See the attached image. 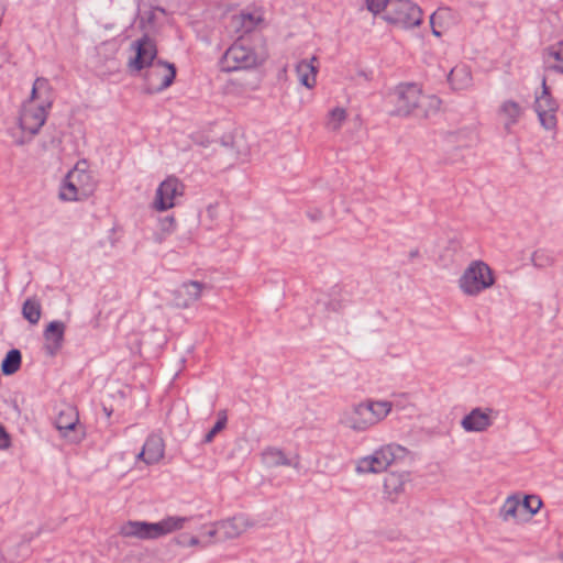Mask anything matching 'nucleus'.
I'll return each instance as SVG.
<instances>
[{
    "instance_id": "nucleus-30",
    "label": "nucleus",
    "mask_w": 563,
    "mask_h": 563,
    "mask_svg": "<svg viewBox=\"0 0 563 563\" xmlns=\"http://www.w3.org/2000/svg\"><path fill=\"white\" fill-rule=\"evenodd\" d=\"M262 462L268 467H277V466H290L291 462L286 456L283 450L278 448H267L262 454Z\"/></svg>"
},
{
    "instance_id": "nucleus-13",
    "label": "nucleus",
    "mask_w": 563,
    "mask_h": 563,
    "mask_svg": "<svg viewBox=\"0 0 563 563\" xmlns=\"http://www.w3.org/2000/svg\"><path fill=\"white\" fill-rule=\"evenodd\" d=\"M132 55L128 59V67L131 71H141L153 65L156 60L157 48L155 43L144 36L131 44Z\"/></svg>"
},
{
    "instance_id": "nucleus-17",
    "label": "nucleus",
    "mask_w": 563,
    "mask_h": 563,
    "mask_svg": "<svg viewBox=\"0 0 563 563\" xmlns=\"http://www.w3.org/2000/svg\"><path fill=\"white\" fill-rule=\"evenodd\" d=\"M23 102L32 107H41L42 110L49 112L54 103V90L49 80L37 77L33 82L29 98Z\"/></svg>"
},
{
    "instance_id": "nucleus-19",
    "label": "nucleus",
    "mask_w": 563,
    "mask_h": 563,
    "mask_svg": "<svg viewBox=\"0 0 563 563\" xmlns=\"http://www.w3.org/2000/svg\"><path fill=\"white\" fill-rule=\"evenodd\" d=\"M431 32L435 37H441L459 23V15L448 7L438 8L429 18Z\"/></svg>"
},
{
    "instance_id": "nucleus-16",
    "label": "nucleus",
    "mask_w": 563,
    "mask_h": 563,
    "mask_svg": "<svg viewBox=\"0 0 563 563\" xmlns=\"http://www.w3.org/2000/svg\"><path fill=\"white\" fill-rule=\"evenodd\" d=\"M497 415L490 407H476L462 418L461 427L465 432H485L494 424Z\"/></svg>"
},
{
    "instance_id": "nucleus-2",
    "label": "nucleus",
    "mask_w": 563,
    "mask_h": 563,
    "mask_svg": "<svg viewBox=\"0 0 563 563\" xmlns=\"http://www.w3.org/2000/svg\"><path fill=\"white\" fill-rule=\"evenodd\" d=\"M365 4L374 15L400 30H412L423 22V11L412 0H365Z\"/></svg>"
},
{
    "instance_id": "nucleus-37",
    "label": "nucleus",
    "mask_w": 563,
    "mask_h": 563,
    "mask_svg": "<svg viewBox=\"0 0 563 563\" xmlns=\"http://www.w3.org/2000/svg\"><path fill=\"white\" fill-rule=\"evenodd\" d=\"M200 540L197 537H190L187 543H184V545L188 547H198L200 545Z\"/></svg>"
},
{
    "instance_id": "nucleus-10",
    "label": "nucleus",
    "mask_w": 563,
    "mask_h": 563,
    "mask_svg": "<svg viewBox=\"0 0 563 563\" xmlns=\"http://www.w3.org/2000/svg\"><path fill=\"white\" fill-rule=\"evenodd\" d=\"M185 194V185L175 176L166 177L155 190L152 208L157 212H164L176 207L178 200Z\"/></svg>"
},
{
    "instance_id": "nucleus-12",
    "label": "nucleus",
    "mask_w": 563,
    "mask_h": 563,
    "mask_svg": "<svg viewBox=\"0 0 563 563\" xmlns=\"http://www.w3.org/2000/svg\"><path fill=\"white\" fill-rule=\"evenodd\" d=\"M542 91L536 97L534 111L538 115L540 124L545 130H555L558 125L556 112L559 104L550 93V88L547 85L545 78L541 82Z\"/></svg>"
},
{
    "instance_id": "nucleus-6",
    "label": "nucleus",
    "mask_w": 563,
    "mask_h": 563,
    "mask_svg": "<svg viewBox=\"0 0 563 563\" xmlns=\"http://www.w3.org/2000/svg\"><path fill=\"white\" fill-rule=\"evenodd\" d=\"M543 503L537 495L512 494L505 498L498 509V517L503 522L523 525L540 511Z\"/></svg>"
},
{
    "instance_id": "nucleus-14",
    "label": "nucleus",
    "mask_w": 563,
    "mask_h": 563,
    "mask_svg": "<svg viewBox=\"0 0 563 563\" xmlns=\"http://www.w3.org/2000/svg\"><path fill=\"white\" fill-rule=\"evenodd\" d=\"M55 424L60 437L69 443H79L85 438V428L79 423L78 412L74 407L67 406L62 409Z\"/></svg>"
},
{
    "instance_id": "nucleus-36",
    "label": "nucleus",
    "mask_w": 563,
    "mask_h": 563,
    "mask_svg": "<svg viewBox=\"0 0 563 563\" xmlns=\"http://www.w3.org/2000/svg\"><path fill=\"white\" fill-rule=\"evenodd\" d=\"M11 446V437L0 422V451L8 450Z\"/></svg>"
},
{
    "instance_id": "nucleus-21",
    "label": "nucleus",
    "mask_w": 563,
    "mask_h": 563,
    "mask_svg": "<svg viewBox=\"0 0 563 563\" xmlns=\"http://www.w3.org/2000/svg\"><path fill=\"white\" fill-rule=\"evenodd\" d=\"M410 475L407 472H390L384 477L383 494L389 501H397L405 493Z\"/></svg>"
},
{
    "instance_id": "nucleus-25",
    "label": "nucleus",
    "mask_w": 563,
    "mask_h": 563,
    "mask_svg": "<svg viewBox=\"0 0 563 563\" xmlns=\"http://www.w3.org/2000/svg\"><path fill=\"white\" fill-rule=\"evenodd\" d=\"M203 285L199 282H187L176 292V305L181 308L189 307L197 301L202 294Z\"/></svg>"
},
{
    "instance_id": "nucleus-23",
    "label": "nucleus",
    "mask_w": 563,
    "mask_h": 563,
    "mask_svg": "<svg viewBox=\"0 0 563 563\" xmlns=\"http://www.w3.org/2000/svg\"><path fill=\"white\" fill-rule=\"evenodd\" d=\"M264 22L262 11L254 10L252 12L242 11L231 19V26L235 32L246 34L254 31Z\"/></svg>"
},
{
    "instance_id": "nucleus-7",
    "label": "nucleus",
    "mask_w": 563,
    "mask_h": 563,
    "mask_svg": "<svg viewBox=\"0 0 563 563\" xmlns=\"http://www.w3.org/2000/svg\"><path fill=\"white\" fill-rule=\"evenodd\" d=\"M496 283L493 268L482 260L472 261L462 272L457 286L467 297H477L490 289Z\"/></svg>"
},
{
    "instance_id": "nucleus-20",
    "label": "nucleus",
    "mask_w": 563,
    "mask_h": 563,
    "mask_svg": "<svg viewBox=\"0 0 563 563\" xmlns=\"http://www.w3.org/2000/svg\"><path fill=\"white\" fill-rule=\"evenodd\" d=\"M65 330L66 327L64 322L57 320L51 321L46 325L43 332V349L46 355L55 356L60 351L64 343Z\"/></svg>"
},
{
    "instance_id": "nucleus-27",
    "label": "nucleus",
    "mask_w": 563,
    "mask_h": 563,
    "mask_svg": "<svg viewBox=\"0 0 563 563\" xmlns=\"http://www.w3.org/2000/svg\"><path fill=\"white\" fill-rule=\"evenodd\" d=\"M543 60L550 70L563 74V40L545 48Z\"/></svg>"
},
{
    "instance_id": "nucleus-15",
    "label": "nucleus",
    "mask_w": 563,
    "mask_h": 563,
    "mask_svg": "<svg viewBox=\"0 0 563 563\" xmlns=\"http://www.w3.org/2000/svg\"><path fill=\"white\" fill-rule=\"evenodd\" d=\"M48 113L49 112L42 110L41 107H32L24 102L22 103L19 115V126L23 136L20 143L25 142L40 132L47 120Z\"/></svg>"
},
{
    "instance_id": "nucleus-33",
    "label": "nucleus",
    "mask_w": 563,
    "mask_h": 563,
    "mask_svg": "<svg viewBox=\"0 0 563 563\" xmlns=\"http://www.w3.org/2000/svg\"><path fill=\"white\" fill-rule=\"evenodd\" d=\"M22 355L19 350H10L1 363V371L4 375H12L20 369Z\"/></svg>"
},
{
    "instance_id": "nucleus-24",
    "label": "nucleus",
    "mask_w": 563,
    "mask_h": 563,
    "mask_svg": "<svg viewBox=\"0 0 563 563\" xmlns=\"http://www.w3.org/2000/svg\"><path fill=\"white\" fill-rule=\"evenodd\" d=\"M374 452L377 455L384 471H386L390 465L399 461H404L409 456V451L396 443L382 445Z\"/></svg>"
},
{
    "instance_id": "nucleus-4",
    "label": "nucleus",
    "mask_w": 563,
    "mask_h": 563,
    "mask_svg": "<svg viewBox=\"0 0 563 563\" xmlns=\"http://www.w3.org/2000/svg\"><path fill=\"white\" fill-rule=\"evenodd\" d=\"M97 186L98 181L89 164L86 161H79L63 178L58 198L66 202L85 201L95 194Z\"/></svg>"
},
{
    "instance_id": "nucleus-31",
    "label": "nucleus",
    "mask_w": 563,
    "mask_h": 563,
    "mask_svg": "<svg viewBox=\"0 0 563 563\" xmlns=\"http://www.w3.org/2000/svg\"><path fill=\"white\" fill-rule=\"evenodd\" d=\"M347 110L343 107L332 108L324 120V128L331 132H339L347 120Z\"/></svg>"
},
{
    "instance_id": "nucleus-11",
    "label": "nucleus",
    "mask_w": 563,
    "mask_h": 563,
    "mask_svg": "<svg viewBox=\"0 0 563 563\" xmlns=\"http://www.w3.org/2000/svg\"><path fill=\"white\" fill-rule=\"evenodd\" d=\"M176 67L163 60H156L144 73L145 90L148 93H158L167 89L174 82Z\"/></svg>"
},
{
    "instance_id": "nucleus-8",
    "label": "nucleus",
    "mask_w": 563,
    "mask_h": 563,
    "mask_svg": "<svg viewBox=\"0 0 563 563\" xmlns=\"http://www.w3.org/2000/svg\"><path fill=\"white\" fill-rule=\"evenodd\" d=\"M440 100L435 96H426L416 85L400 86L395 95V113L409 115L418 113L428 115L429 109H437Z\"/></svg>"
},
{
    "instance_id": "nucleus-39",
    "label": "nucleus",
    "mask_w": 563,
    "mask_h": 563,
    "mask_svg": "<svg viewBox=\"0 0 563 563\" xmlns=\"http://www.w3.org/2000/svg\"><path fill=\"white\" fill-rule=\"evenodd\" d=\"M562 560H563V555H562Z\"/></svg>"
},
{
    "instance_id": "nucleus-3",
    "label": "nucleus",
    "mask_w": 563,
    "mask_h": 563,
    "mask_svg": "<svg viewBox=\"0 0 563 563\" xmlns=\"http://www.w3.org/2000/svg\"><path fill=\"white\" fill-rule=\"evenodd\" d=\"M268 57L267 45L264 40L239 38L225 52L222 58V69L234 71L257 67Z\"/></svg>"
},
{
    "instance_id": "nucleus-32",
    "label": "nucleus",
    "mask_w": 563,
    "mask_h": 563,
    "mask_svg": "<svg viewBox=\"0 0 563 563\" xmlns=\"http://www.w3.org/2000/svg\"><path fill=\"white\" fill-rule=\"evenodd\" d=\"M22 314L31 324H37L42 317V306L38 299L29 298L22 307Z\"/></svg>"
},
{
    "instance_id": "nucleus-38",
    "label": "nucleus",
    "mask_w": 563,
    "mask_h": 563,
    "mask_svg": "<svg viewBox=\"0 0 563 563\" xmlns=\"http://www.w3.org/2000/svg\"><path fill=\"white\" fill-rule=\"evenodd\" d=\"M537 261H538V254H534L533 262L536 263V265H538Z\"/></svg>"
},
{
    "instance_id": "nucleus-18",
    "label": "nucleus",
    "mask_w": 563,
    "mask_h": 563,
    "mask_svg": "<svg viewBox=\"0 0 563 563\" xmlns=\"http://www.w3.org/2000/svg\"><path fill=\"white\" fill-rule=\"evenodd\" d=\"M165 456V441L162 435L150 434L140 453L136 455V463L142 462L145 465L158 464Z\"/></svg>"
},
{
    "instance_id": "nucleus-9",
    "label": "nucleus",
    "mask_w": 563,
    "mask_h": 563,
    "mask_svg": "<svg viewBox=\"0 0 563 563\" xmlns=\"http://www.w3.org/2000/svg\"><path fill=\"white\" fill-rule=\"evenodd\" d=\"M254 526L255 523L250 517L236 515L211 523L206 531V536L209 542H223L240 538Z\"/></svg>"
},
{
    "instance_id": "nucleus-22",
    "label": "nucleus",
    "mask_w": 563,
    "mask_h": 563,
    "mask_svg": "<svg viewBox=\"0 0 563 563\" xmlns=\"http://www.w3.org/2000/svg\"><path fill=\"white\" fill-rule=\"evenodd\" d=\"M295 73L298 81L311 90L317 86L319 73V59L317 56L299 60L295 66Z\"/></svg>"
},
{
    "instance_id": "nucleus-26",
    "label": "nucleus",
    "mask_w": 563,
    "mask_h": 563,
    "mask_svg": "<svg viewBox=\"0 0 563 563\" xmlns=\"http://www.w3.org/2000/svg\"><path fill=\"white\" fill-rule=\"evenodd\" d=\"M448 80L454 90H465L472 86L473 76L467 65H457L450 71Z\"/></svg>"
},
{
    "instance_id": "nucleus-34",
    "label": "nucleus",
    "mask_w": 563,
    "mask_h": 563,
    "mask_svg": "<svg viewBox=\"0 0 563 563\" xmlns=\"http://www.w3.org/2000/svg\"><path fill=\"white\" fill-rule=\"evenodd\" d=\"M227 413L224 411H220L218 413V421L216 422V424L213 426V428L206 434L205 437V441L207 443H210L217 433H219L220 431H222L225 426H227Z\"/></svg>"
},
{
    "instance_id": "nucleus-29",
    "label": "nucleus",
    "mask_w": 563,
    "mask_h": 563,
    "mask_svg": "<svg viewBox=\"0 0 563 563\" xmlns=\"http://www.w3.org/2000/svg\"><path fill=\"white\" fill-rule=\"evenodd\" d=\"M499 113L505 120V128L509 130L519 121L522 115V108L516 101L506 100L501 103Z\"/></svg>"
},
{
    "instance_id": "nucleus-28",
    "label": "nucleus",
    "mask_w": 563,
    "mask_h": 563,
    "mask_svg": "<svg viewBox=\"0 0 563 563\" xmlns=\"http://www.w3.org/2000/svg\"><path fill=\"white\" fill-rule=\"evenodd\" d=\"M382 472H384V468L375 452L362 456L355 462V473L357 475L379 474Z\"/></svg>"
},
{
    "instance_id": "nucleus-1",
    "label": "nucleus",
    "mask_w": 563,
    "mask_h": 563,
    "mask_svg": "<svg viewBox=\"0 0 563 563\" xmlns=\"http://www.w3.org/2000/svg\"><path fill=\"white\" fill-rule=\"evenodd\" d=\"M393 408V401L367 398L344 409L339 423L351 431L365 432L384 421Z\"/></svg>"
},
{
    "instance_id": "nucleus-5",
    "label": "nucleus",
    "mask_w": 563,
    "mask_h": 563,
    "mask_svg": "<svg viewBox=\"0 0 563 563\" xmlns=\"http://www.w3.org/2000/svg\"><path fill=\"white\" fill-rule=\"evenodd\" d=\"M188 522L187 517L167 516L157 522L129 520L119 528V534L123 538L137 540H156L181 530Z\"/></svg>"
},
{
    "instance_id": "nucleus-35",
    "label": "nucleus",
    "mask_w": 563,
    "mask_h": 563,
    "mask_svg": "<svg viewBox=\"0 0 563 563\" xmlns=\"http://www.w3.org/2000/svg\"><path fill=\"white\" fill-rule=\"evenodd\" d=\"M177 228L176 219L173 216H167L158 221V229L164 234H172Z\"/></svg>"
}]
</instances>
